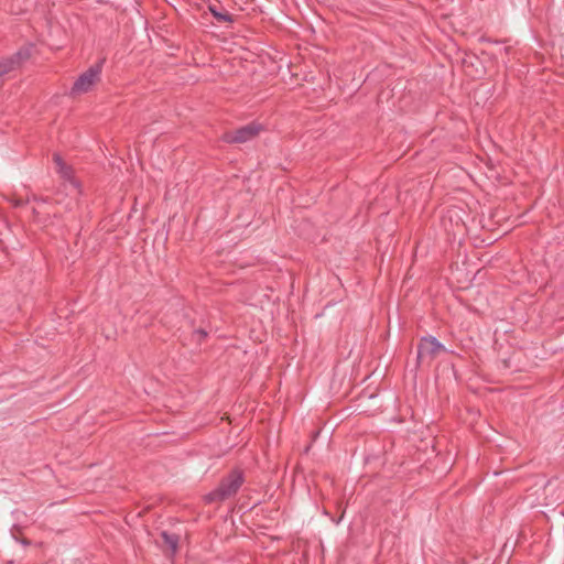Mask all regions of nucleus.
<instances>
[{
  "label": "nucleus",
  "instance_id": "f257e3e1",
  "mask_svg": "<svg viewBox=\"0 0 564 564\" xmlns=\"http://www.w3.org/2000/svg\"><path fill=\"white\" fill-rule=\"evenodd\" d=\"M245 482V473L240 468L231 469L221 478L218 486L205 496L207 503L223 502L234 497Z\"/></svg>",
  "mask_w": 564,
  "mask_h": 564
},
{
  "label": "nucleus",
  "instance_id": "f03ea898",
  "mask_svg": "<svg viewBox=\"0 0 564 564\" xmlns=\"http://www.w3.org/2000/svg\"><path fill=\"white\" fill-rule=\"evenodd\" d=\"M104 63L105 58H101L84 73H82L74 82L69 95L72 97H76L90 91L93 87L100 80Z\"/></svg>",
  "mask_w": 564,
  "mask_h": 564
},
{
  "label": "nucleus",
  "instance_id": "7ed1b4c3",
  "mask_svg": "<svg viewBox=\"0 0 564 564\" xmlns=\"http://www.w3.org/2000/svg\"><path fill=\"white\" fill-rule=\"evenodd\" d=\"M445 346L434 336H424L420 339L416 348V366L430 367L435 358L445 352Z\"/></svg>",
  "mask_w": 564,
  "mask_h": 564
},
{
  "label": "nucleus",
  "instance_id": "20e7f679",
  "mask_svg": "<svg viewBox=\"0 0 564 564\" xmlns=\"http://www.w3.org/2000/svg\"><path fill=\"white\" fill-rule=\"evenodd\" d=\"M31 57V47H20L14 54L0 59V77L20 68Z\"/></svg>",
  "mask_w": 564,
  "mask_h": 564
},
{
  "label": "nucleus",
  "instance_id": "39448f33",
  "mask_svg": "<svg viewBox=\"0 0 564 564\" xmlns=\"http://www.w3.org/2000/svg\"><path fill=\"white\" fill-rule=\"evenodd\" d=\"M259 131L260 126L252 122L236 130L225 132L223 140L226 143H245L256 138Z\"/></svg>",
  "mask_w": 564,
  "mask_h": 564
},
{
  "label": "nucleus",
  "instance_id": "423d86ee",
  "mask_svg": "<svg viewBox=\"0 0 564 564\" xmlns=\"http://www.w3.org/2000/svg\"><path fill=\"white\" fill-rule=\"evenodd\" d=\"M53 162L55 163L57 173L61 175V177L65 181H68L75 187H78L79 184L74 178V171L72 166L64 162L59 153L53 154Z\"/></svg>",
  "mask_w": 564,
  "mask_h": 564
},
{
  "label": "nucleus",
  "instance_id": "0eeeda50",
  "mask_svg": "<svg viewBox=\"0 0 564 564\" xmlns=\"http://www.w3.org/2000/svg\"><path fill=\"white\" fill-rule=\"evenodd\" d=\"M208 10L218 23H232L235 21L234 15L220 3H210Z\"/></svg>",
  "mask_w": 564,
  "mask_h": 564
},
{
  "label": "nucleus",
  "instance_id": "6e6552de",
  "mask_svg": "<svg viewBox=\"0 0 564 564\" xmlns=\"http://www.w3.org/2000/svg\"><path fill=\"white\" fill-rule=\"evenodd\" d=\"M160 535L164 544L167 545L169 549L171 550L172 554H175L178 547V535L174 533H169L167 531H162Z\"/></svg>",
  "mask_w": 564,
  "mask_h": 564
},
{
  "label": "nucleus",
  "instance_id": "1a4fd4ad",
  "mask_svg": "<svg viewBox=\"0 0 564 564\" xmlns=\"http://www.w3.org/2000/svg\"><path fill=\"white\" fill-rule=\"evenodd\" d=\"M26 202L50 204L52 203V198L50 196H39L36 194H32L26 197Z\"/></svg>",
  "mask_w": 564,
  "mask_h": 564
},
{
  "label": "nucleus",
  "instance_id": "9d476101",
  "mask_svg": "<svg viewBox=\"0 0 564 564\" xmlns=\"http://www.w3.org/2000/svg\"><path fill=\"white\" fill-rule=\"evenodd\" d=\"M194 335L198 336V343L200 344L207 337V332L203 328H198L194 332Z\"/></svg>",
  "mask_w": 564,
  "mask_h": 564
},
{
  "label": "nucleus",
  "instance_id": "9b49d317",
  "mask_svg": "<svg viewBox=\"0 0 564 564\" xmlns=\"http://www.w3.org/2000/svg\"><path fill=\"white\" fill-rule=\"evenodd\" d=\"M28 203H29V202H26V199H17V202H15V204H14V205H15L17 207H22V206H24V205H25V204H28Z\"/></svg>",
  "mask_w": 564,
  "mask_h": 564
},
{
  "label": "nucleus",
  "instance_id": "f8f14e48",
  "mask_svg": "<svg viewBox=\"0 0 564 564\" xmlns=\"http://www.w3.org/2000/svg\"><path fill=\"white\" fill-rule=\"evenodd\" d=\"M32 213H33V216H34V220H36V221H41L39 210H37L36 208H33V209H32Z\"/></svg>",
  "mask_w": 564,
  "mask_h": 564
},
{
  "label": "nucleus",
  "instance_id": "ddd939ff",
  "mask_svg": "<svg viewBox=\"0 0 564 564\" xmlns=\"http://www.w3.org/2000/svg\"><path fill=\"white\" fill-rule=\"evenodd\" d=\"M479 41H480V42H488V43H491V42H492L490 39H488V37H486V36H481V37L479 39Z\"/></svg>",
  "mask_w": 564,
  "mask_h": 564
},
{
  "label": "nucleus",
  "instance_id": "4468645a",
  "mask_svg": "<svg viewBox=\"0 0 564 564\" xmlns=\"http://www.w3.org/2000/svg\"><path fill=\"white\" fill-rule=\"evenodd\" d=\"M343 517H344V513H341L340 518L338 520H336V523H339V521L341 520Z\"/></svg>",
  "mask_w": 564,
  "mask_h": 564
}]
</instances>
